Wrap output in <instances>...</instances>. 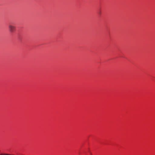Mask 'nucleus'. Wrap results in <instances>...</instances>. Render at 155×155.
Segmentation results:
<instances>
[{
  "label": "nucleus",
  "mask_w": 155,
  "mask_h": 155,
  "mask_svg": "<svg viewBox=\"0 0 155 155\" xmlns=\"http://www.w3.org/2000/svg\"><path fill=\"white\" fill-rule=\"evenodd\" d=\"M8 28L9 31L11 33L14 32L16 30L15 27L12 25L11 24H9Z\"/></svg>",
  "instance_id": "f257e3e1"
},
{
  "label": "nucleus",
  "mask_w": 155,
  "mask_h": 155,
  "mask_svg": "<svg viewBox=\"0 0 155 155\" xmlns=\"http://www.w3.org/2000/svg\"><path fill=\"white\" fill-rule=\"evenodd\" d=\"M0 155H15L14 154H10L8 153H2L0 154Z\"/></svg>",
  "instance_id": "f03ea898"
}]
</instances>
